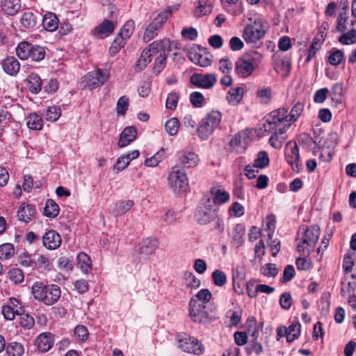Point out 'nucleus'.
<instances>
[{
	"label": "nucleus",
	"mask_w": 356,
	"mask_h": 356,
	"mask_svg": "<svg viewBox=\"0 0 356 356\" xmlns=\"http://www.w3.org/2000/svg\"><path fill=\"white\" fill-rule=\"evenodd\" d=\"M44 29L49 32L55 31L58 28L59 20L57 16L51 12H48L41 18Z\"/></svg>",
	"instance_id": "nucleus-29"
},
{
	"label": "nucleus",
	"mask_w": 356,
	"mask_h": 356,
	"mask_svg": "<svg viewBox=\"0 0 356 356\" xmlns=\"http://www.w3.org/2000/svg\"><path fill=\"white\" fill-rule=\"evenodd\" d=\"M140 155V152L138 150H133L129 152L127 154L121 155L117 160L115 164L114 165V170L117 172H119L126 168L129 163L135 159H137Z\"/></svg>",
	"instance_id": "nucleus-23"
},
{
	"label": "nucleus",
	"mask_w": 356,
	"mask_h": 356,
	"mask_svg": "<svg viewBox=\"0 0 356 356\" xmlns=\"http://www.w3.org/2000/svg\"><path fill=\"white\" fill-rule=\"evenodd\" d=\"M343 58V54L341 50L332 49L330 51L328 60L332 65H338L341 63Z\"/></svg>",
	"instance_id": "nucleus-61"
},
{
	"label": "nucleus",
	"mask_w": 356,
	"mask_h": 356,
	"mask_svg": "<svg viewBox=\"0 0 356 356\" xmlns=\"http://www.w3.org/2000/svg\"><path fill=\"white\" fill-rule=\"evenodd\" d=\"M59 213L58 205L52 200L49 199L44 209V215L48 218H56Z\"/></svg>",
	"instance_id": "nucleus-41"
},
{
	"label": "nucleus",
	"mask_w": 356,
	"mask_h": 356,
	"mask_svg": "<svg viewBox=\"0 0 356 356\" xmlns=\"http://www.w3.org/2000/svg\"><path fill=\"white\" fill-rule=\"evenodd\" d=\"M143 51H147L150 58L157 57L163 51H170V43L168 40H156L151 43Z\"/></svg>",
	"instance_id": "nucleus-18"
},
{
	"label": "nucleus",
	"mask_w": 356,
	"mask_h": 356,
	"mask_svg": "<svg viewBox=\"0 0 356 356\" xmlns=\"http://www.w3.org/2000/svg\"><path fill=\"white\" fill-rule=\"evenodd\" d=\"M110 73L107 70L98 69L88 72L84 77L86 86L90 90L102 86L108 79Z\"/></svg>",
	"instance_id": "nucleus-13"
},
{
	"label": "nucleus",
	"mask_w": 356,
	"mask_h": 356,
	"mask_svg": "<svg viewBox=\"0 0 356 356\" xmlns=\"http://www.w3.org/2000/svg\"><path fill=\"white\" fill-rule=\"evenodd\" d=\"M147 51H143L140 57L137 60L135 66V70L136 72H140L143 70L147 65L151 62L152 58L147 55Z\"/></svg>",
	"instance_id": "nucleus-57"
},
{
	"label": "nucleus",
	"mask_w": 356,
	"mask_h": 356,
	"mask_svg": "<svg viewBox=\"0 0 356 356\" xmlns=\"http://www.w3.org/2000/svg\"><path fill=\"white\" fill-rule=\"evenodd\" d=\"M134 28H135L134 22L131 19L128 20L126 22V23L124 24V26L122 27V29H120V31L119 32V33L117 35L122 37V38H123L124 40H127L131 36V35L134 31Z\"/></svg>",
	"instance_id": "nucleus-45"
},
{
	"label": "nucleus",
	"mask_w": 356,
	"mask_h": 356,
	"mask_svg": "<svg viewBox=\"0 0 356 356\" xmlns=\"http://www.w3.org/2000/svg\"><path fill=\"white\" fill-rule=\"evenodd\" d=\"M35 344L40 352L47 353L54 344V336L51 332H42L37 337Z\"/></svg>",
	"instance_id": "nucleus-19"
},
{
	"label": "nucleus",
	"mask_w": 356,
	"mask_h": 356,
	"mask_svg": "<svg viewBox=\"0 0 356 356\" xmlns=\"http://www.w3.org/2000/svg\"><path fill=\"white\" fill-rule=\"evenodd\" d=\"M157 246L158 242L156 238H147L140 243L138 252L140 254L147 257L154 253Z\"/></svg>",
	"instance_id": "nucleus-25"
},
{
	"label": "nucleus",
	"mask_w": 356,
	"mask_h": 356,
	"mask_svg": "<svg viewBox=\"0 0 356 356\" xmlns=\"http://www.w3.org/2000/svg\"><path fill=\"white\" fill-rule=\"evenodd\" d=\"M321 234L320 228L317 225L310 226L307 228H300L297 234V250L300 255H309L314 251Z\"/></svg>",
	"instance_id": "nucleus-2"
},
{
	"label": "nucleus",
	"mask_w": 356,
	"mask_h": 356,
	"mask_svg": "<svg viewBox=\"0 0 356 356\" xmlns=\"http://www.w3.org/2000/svg\"><path fill=\"white\" fill-rule=\"evenodd\" d=\"M42 122L41 117L35 113L30 114L26 119L28 127L33 130H40L42 128Z\"/></svg>",
	"instance_id": "nucleus-40"
},
{
	"label": "nucleus",
	"mask_w": 356,
	"mask_h": 356,
	"mask_svg": "<svg viewBox=\"0 0 356 356\" xmlns=\"http://www.w3.org/2000/svg\"><path fill=\"white\" fill-rule=\"evenodd\" d=\"M277 127L278 126L275 124V121L270 120V118L267 116L264 123L258 129V135L259 136H266L270 132L276 130Z\"/></svg>",
	"instance_id": "nucleus-36"
},
{
	"label": "nucleus",
	"mask_w": 356,
	"mask_h": 356,
	"mask_svg": "<svg viewBox=\"0 0 356 356\" xmlns=\"http://www.w3.org/2000/svg\"><path fill=\"white\" fill-rule=\"evenodd\" d=\"M2 67L4 72L10 76H16L19 70V62L13 56H8L3 60Z\"/></svg>",
	"instance_id": "nucleus-26"
},
{
	"label": "nucleus",
	"mask_w": 356,
	"mask_h": 356,
	"mask_svg": "<svg viewBox=\"0 0 356 356\" xmlns=\"http://www.w3.org/2000/svg\"><path fill=\"white\" fill-rule=\"evenodd\" d=\"M12 115L8 111L0 108V137L4 128L11 122Z\"/></svg>",
	"instance_id": "nucleus-55"
},
{
	"label": "nucleus",
	"mask_w": 356,
	"mask_h": 356,
	"mask_svg": "<svg viewBox=\"0 0 356 356\" xmlns=\"http://www.w3.org/2000/svg\"><path fill=\"white\" fill-rule=\"evenodd\" d=\"M31 293L35 300L46 306H51L60 298L61 290L56 284L49 283L47 281H37L31 286Z\"/></svg>",
	"instance_id": "nucleus-1"
},
{
	"label": "nucleus",
	"mask_w": 356,
	"mask_h": 356,
	"mask_svg": "<svg viewBox=\"0 0 356 356\" xmlns=\"http://www.w3.org/2000/svg\"><path fill=\"white\" fill-rule=\"evenodd\" d=\"M61 110L59 107L53 106H49L47 108L44 113V117L47 120L51 122L56 121L60 116Z\"/></svg>",
	"instance_id": "nucleus-54"
},
{
	"label": "nucleus",
	"mask_w": 356,
	"mask_h": 356,
	"mask_svg": "<svg viewBox=\"0 0 356 356\" xmlns=\"http://www.w3.org/2000/svg\"><path fill=\"white\" fill-rule=\"evenodd\" d=\"M35 213V208L34 206L22 204L18 209L17 218L19 220L26 223L33 218Z\"/></svg>",
	"instance_id": "nucleus-27"
},
{
	"label": "nucleus",
	"mask_w": 356,
	"mask_h": 356,
	"mask_svg": "<svg viewBox=\"0 0 356 356\" xmlns=\"http://www.w3.org/2000/svg\"><path fill=\"white\" fill-rule=\"evenodd\" d=\"M300 334V324L299 323H293L287 328L286 341L289 343L293 342Z\"/></svg>",
	"instance_id": "nucleus-44"
},
{
	"label": "nucleus",
	"mask_w": 356,
	"mask_h": 356,
	"mask_svg": "<svg viewBox=\"0 0 356 356\" xmlns=\"http://www.w3.org/2000/svg\"><path fill=\"white\" fill-rule=\"evenodd\" d=\"M177 155L179 163L184 167L193 168L198 163V156L193 152L180 151Z\"/></svg>",
	"instance_id": "nucleus-22"
},
{
	"label": "nucleus",
	"mask_w": 356,
	"mask_h": 356,
	"mask_svg": "<svg viewBox=\"0 0 356 356\" xmlns=\"http://www.w3.org/2000/svg\"><path fill=\"white\" fill-rule=\"evenodd\" d=\"M212 11L211 4L209 0H199L195 15L197 17H203Z\"/></svg>",
	"instance_id": "nucleus-39"
},
{
	"label": "nucleus",
	"mask_w": 356,
	"mask_h": 356,
	"mask_svg": "<svg viewBox=\"0 0 356 356\" xmlns=\"http://www.w3.org/2000/svg\"><path fill=\"white\" fill-rule=\"evenodd\" d=\"M269 157L266 152L261 151L254 159V164L257 168H264L269 164Z\"/></svg>",
	"instance_id": "nucleus-53"
},
{
	"label": "nucleus",
	"mask_w": 356,
	"mask_h": 356,
	"mask_svg": "<svg viewBox=\"0 0 356 356\" xmlns=\"http://www.w3.org/2000/svg\"><path fill=\"white\" fill-rule=\"evenodd\" d=\"M211 194L212 195L211 200L213 201V206L218 204H224L229 200L230 195L228 192L212 187L210 190Z\"/></svg>",
	"instance_id": "nucleus-32"
},
{
	"label": "nucleus",
	"mask_w": 356,
	"mask_h": 356,
	"mask_svg": "<svg viewBox=\"0 0 356 356\" xmlns=\"http://www.w3.org/2000/svg\"><path fill=\"white\" fill-rule=\"evenodd\" d=\"M218 217V209L209 195H204L197 206L195 218L200 225H207Z\"/></svg>",
	"instance_id": "nucleus-4"
},
{
	"label": "nucleus",
	"mask_w": 356,
	"mask_h": 356,
	"mask_svg": "<svg viewBox=\"0 0 356 356\" xmlns=\"http://www.w3.org/2000/svg\"><path fill=\"white\" fill-rule=\"evenodd\" d=\"M304 109V104L300 102L296 103L291 110L289 114V122L288 125H291L300 116Z\"/></svg>",
	"instance_id": "nucleus-49"
},
{
	"label": "nucleus",
	"mask_w": 356,
	"mask_h": 356,
	"mask_svg": "<svg viewBox=\"0 0 356 356\" xmlns=\"http://www.w3.org/2000/svg\"><path fill=\"white\" fill-rule=\"evenodd\" d=\"M246 323L248 334L253 337V340H257L259 334V329L256 318L253 316L249 317Z\"/></svg>",
	"instance_id": "nucleus-52"
},
{
	"label": "nucleus",
	"mask_w": 356,
	"mask_h": 356,
	"mask_svg": "<svg viewBox=\"0 0 356 356\" xmlns=\"http://www.w3.org/2000/svg\"><path fill=\"white\" fill-rule=\"evenodd\" d=\"M31 262H34L35 266L39 268H47L51 264L49 258L43 254H36Z\"/></svg>",
	"instance_id": "nucleus-63"
},
{
	"label": "nucleus",
	"mask_w": 356,
	"mask_h": 356,
	"mask_svg": "<svg viewBox=\"0 0 356 356\" xmlns=\"http://www.w3.org/2000/svg\"><path fill=\"white\" fill-rule=\"evenodd\" d=\"M170 51H163L161 54L155 58L154 65L153 67L154 73L159 74L165 67L166 58Z\"/></svg>",
	"instance_id": "nucleus-42"
},
{
	"label": "nucleus",
	"mask_w": 356,
	"mask_h": 356,
	"mask_svg": "<svg viewBox=\"0 0 356 356\" xmlns=\"http://www.w3.org/2000/svg\"><path fill=\"white\" fill-rule=\"evenodd\" d=\"M168 184L170 188L176 193H182L186 191L188 179L185 170L178 165H174L169 172Z\"/></svg>",
	"instance_id": "nucleus-9"
},
{
	"label": "nucleus",
	"mask_w": 356,
	"mask_h": 356,
	"mask_svg": "<svg viewBox=\"0 0 356 356\" xmlns=\"http://www.w3.org/2000/svg\"><path fill=\"white\" fill-rule=\"evenodd\" d=\"M0 6L8 15H15L21 8V0H1Z\"/></svg>",
	"instance_id": "nucleus-28"
},
{
	"label": "nucleus",
	"mask_w": 356,
	"mask_h": 356,
	"mask_svg": "<svg viewBox=\"0 0 356 356\" xmlns=\"http://www.w3.org/2000/svg\"><path fill=\"white\" fill-rule=\"evenodd\" d=\"M179 6L168 7L164 11L159 13L152 22L147 26L144 35L143 40L145 42H148L157 35L156 31L162 26L166 19L169 17L170 15L174 11L178 10Z\"/></svg>",
	"instance_id": "nucleus-10"
},
{
	"label": "nucleus",
	"mask_w": 356,
	"mask_h": 356,
	"mask_svg": "<svg viewBox=\"0 0 356 356\" xmlns=\"http://www.w3.org/2000/svg\"><path fill=\"white\" fill-rule=\"evenodd\" d=\"M244 234H245L244 226L241 224H237L234 227V228L232 231V240L235 245H236L237 246H239L241 245V243L243 242L242 238H243V236L244 235Z\"/></svg>",
	"instance_id": "nucleus-51"
},
{
	"label": "nucleus",
	"mask_w": 356,
	"mask_h": 356,
	"mask_svg": "<svg viewBox=\"0 0 356 356\" xmlns=\"http://www.w3.org/2000/svg\"><path fill=\"white\" fill-rule=\"evenodd\" d=\"M166 132L170 136H175L179 129V120L177 118L168 120L165 124Z\"/></svg>",
	"instance_id": "nucleus-48"
},
{
	"label": "nucleus",
	"mask_w": 356,
	"mask_h": 356,
	"mask_svg": "<svg viewBox=\"0 0 356 356\" xmlns=\"http://www.w3.org/2000/svg\"><path fill=\"white\" fill-rule=\"evenodd\" d=\"M190 60L195 65L201 67H207L211 65V60L210 55L204 53L191 52L190 54Z\"/></svg>",
	"instance_id": "nucleus-34"
},
{
	"label": "nucleus",
	"mask_w": 356,
	"mask_h": 356,
	"mask_svg": "<svg viewBox=\"0 0 356 356\" xmlns=\"http://www.w3.org/2000/svg\"><path fill=\"white\" fill-rule=\"evenodd\" d=\"M46 49L45 47L22 42L16 48V54L21 60L30 58L32 61L40 62L46 56Z\"/></svg>",
	"instance_id": "nucleus-5"
},
{
	"label": "nucleus",
	"mask_w": 356,
	"mask_h": 356,
	"mask_svg": "<svg viewBox=\"0 0 356 356\" xmlns=\"http://www.w3.org/2000/svg\"><path fill=\"white\" fill-rule=\"evenodd\" d=\"M343 44H350L356 42V30L351 29L350 31L343 33L339 39Z\"/></svg>",
	"instance_id": "nucleus-62"
},
{
	"label": "nucleus",
	"mask_w": 356,
	"mask_h": 356,
	"mask_svg": "<svg viewBox=\"0 0 356 356\" xmlns=\"http://www.w3.org/2000/svg\"><path fill=\"white\" fill-rule=\"evenodd\" d=\"M288 111L284 108H280L275 111H273L268 115L270 118V120L275 121V124L277 126L282 125V123H286L288 125L289 121V114H287Z\"/></svg>",
	"instance_id": "nucleus-31"
},
{
	"label": "nucleus",
	"mask_w": 356,
	"mask_h": 356,
	"mask_svg": "<svg viewBox=\"0 0 356 356\" xmlns=\"http://www.w3.org/2000/svg\"><path fill=\"white\" fill-rule=\"evenodd\" d=\"M321 43L318 36H316L308 50V54L305 59L307 63H309L316 55L317 51L321 47Z\"/></svg>",
	"instance_id": "nucleus-60"
},
{
	"label": "nucleus",
	"mask_w": 356,
	"mask_h": 356,
	"mask_svg": "<svg viewBox=\"0 0 356 356\" xmlns=\"http://www.w3.org/2000/svg\"><path fill=\"white\" fill-rule=\"evenodd\" d=\"M266 229L269 240L272 239L276 227V217L273 214L268 215L265 220Z\"/></svg>",
	"instance_id": "nucleus-50"
},
{
	"label": "nucleus",
	"mask_w": 356,
	"mask_h": 356,
	"mask_svg": "<svg viewBox=\"0 0 356 356\" xmlns=\"http://www.w3.org/2000/svg\"><path fill=\"white\" fill-rule=\"evenodd\" d=\"M190 316L195 323L208 325L217 319L216 314L207 310V307L204 304H200L192 298L189 302Z\"/></svg>",
	"instance_id": "nucleus-6"
},
{
	"label": "nucleus",
	"mask_w": 356,
	"mask_h": 356,
	"mask_svg": "<svg viewBox=\"0 0 356 356\" xmlns=\"http://www.w3.org/2000/svg\"><path fill=\"white\" fill-rule=\"evenodd\" d=\"M355 279L356 276L355 274H344L341 289L342 296L349 299L348 303L353 309H356V297L355 296Z\"/></svg>",
	"instance_id": "nucleus-12"
},
{
	"label": "nucleus",
	"mask_w": 356,
	"mask_h": 356,
	"mask_svg": "<svg viewBox=\"0 0 356 356\" xmlns=\"http://www.w3.org/2000/svg\"><path fill=\"white\" fill-rule=\"evenodd\" d=\"M125 40L123 38L117 35L113 40L111 46L109 49V54L111 56H114L117 54L120 50L124 47L125 44Z\"/></svg>",
	"instance_id": "nucleus-59"
},
{
	"label": "nucleus",
	"mask_w": 356,
	"mask_h": 356,
	"mask_svg": "<svg viewBox=\"0 0 356 356\" xmlns=\"http://www.w3.org/2000/svg\"><path fill=\"white\" fill-rule=\"evenodd\" d=\"M43 245L49 250H55L61 244V237L55 230L47 232L42 237Z\"/></svg>",
	"instance_id": "nucleus-20"
},
{
	"label": "nucleus",
	"mask_w": 356,
	"mask_h": 356,
	"mask_svg": "<svg viewBox=\"0 0 356 356\" xmlns=\"http://www.w3.org/2000/svg\"><path fill=\"white\" fill-rule=\"evenodd\" d=\"M179 99V95L177 92L175 91L171 92L167 97L165 107L168 109L175 110L177 108Z\"/></svg>",
	"instance_id": "nucleus-64"
},
{
	"label": "nucleus",
	"mask_w": 356,
	"mask_h": 356,
	"mask_svg": "<svg viewBox=\"0 0 356 356\" xmlns=\"http://www.w3.org/2000/svg\"><path fill=\"white\" fill-rule=\"evenodd\" d=\"M8 278L15 284H20L24 280L22 270L19 268H12L8 272Z\"/></svg>",
	"instance_id": "nucleus-56"
},
{
	"label": "nucleus",
	"mask_w": 356,
	"mask_h": 356,
	"mask_svg": "<svg viewBox=\"0 0 356 356\" xmlns=\"http://www.w3.org/2000/svg\"><path fill=\"white\" fill-rule=\"evenodd\" d=\"M243 95V88L241 87H236L230 88L227 92V99L232 104H236L241 100Z\"/></svg>",
	"instance_id": "nucleus-38"
},
{
	"label": "nucleus",
	"mask_w": 356,
	"mask_h": 356,
	"mask_svg": "<svg viewBox=\"0 0 356 356\" xmlns=\"http://www.w3.org/2000/svg\"><path fill=\"white\" fill-rule=\"evenodd\" d=\"M216 82V75L213 74L195 73L191 76V83L198 88L209 89Z\"/></svg>",
	"instance_id": "nucleus-16"
},
{
	"label": "nucleus",
	"mask_w": 356,
	"mask_h": 356,
	"mask_svg": "<svg viewBox=\"0 0 356 356\" xmlns=\"http://www.w3.org/2000/svg\"><path fill=\"white\" fill-rule=\"evenodd\" d=\"M350 245V248L345 254L342 264L343 270L344 274L346 275L352 272L355 265L356 257V233L352 235Z\"/></svg>",
	"instance_id": "nucleus-14"
},
{
	"label": "nucleus",
	"mask_w": 356,
	"mask_h": 356,
	"mask_svg": "<svg viewBox=\"0 0 356 356\" xmlns=\"http://www.w3.org/2000/svg\"><path fill=\"white\" fill-rule=\"evenodd\" d=\"M222 115L218 111H212L203 118L197 128V135L202 140H207L220 125Z\"/></svg>",
	"instance_id": "nucleus-7"
},
{
	"label": "nucleus",
	"mask_w": 356,
	"mask_h": 356,
	"mask_svg": "<svg viewBox=\"0 0 356 356\" xmlns=\"http://www.w3.org/2000/svg\"><path fill=\"white\" fill-rule=\"evenodd\" d=\"M177 340L178 347L186 353L200 355L204 351L202 343L194 337L184 333L178 334Z\"/></svg>",
	"instance_id": "nucleus-11"
},
{
	"label": "nucleus",
	"mask_w": 356,
	"mask_h": 356,
	"mask_svg": "<svg viewBox=\"0 0 356 356\" xmlns=\"http://www.w3.org/2000/svg\"><path fill=\"white\" fill-rule=\"evenodd\" d=\"M115 24L113 22L108 19H104V21L95 28L93 34L95 36L99 38H104L110 35L115 30Z\"/></svg>",
	"instance_id": "nucleus-21"
},
{
	"label": "nucleus",
	"mask_w": 356,
	"mask_h": 356,
	"mask_svg": "<svg viewBox=\"0 0 356 356\" xmlns=\"http://www.w3.org/2000/svg\"><path fill=\"white\" fill-rule=\"evenodd\" d=\"M137 136V129L134 126L127 127L120 134L118 141L119 147H124L133 142Z\"/></svg>",
	"instance_id": "nucleus-24"
},
{
	"label": "nucleus",
	"mask_w": 356,
	"mask_h": 356,
	"mask_svg": "<svg viewBox=\"0 0 356 356\" xmlns=\"http://www.w3.org/2000/svg\"><path fill=\"white\" fill-rule=\"evenodd\" d=\"M22 312H24V309L22 306H19V308L14 309L11 305H3L2 307V314L6 320H13L15 318V315L19 314H22Z\"/></svg>",
	"instance_id": "nucleus-43"
},
{
	"label": "nucleus",
	"mask_w": 356,
	"mask_h": 356,
	"mask_svg": "<svg viewBox=\"0 0 356 356\" xmlns=\"http://www.w3.org/2000/svg\"><path fill=\"white\" fill-rule=\"evenodd\" d=\"M15 254V248L12 243H6L0 245V259H10Z\"/></svg>",
	"instance_id": "nucleus-47"
},
{
	"label": "nucleus",
	"mask_w": 356,
	"mask_h": 356,
	"mask_svg": "<svg viewBox=\"0 0 356 356\" xmlns=\"http://www.w3.org/2000/svg\"><path fill=\"white\" fill-rule=\"evenodd\" d=\"M134 204L133 200L120 201L111 205V212L115 216H122L129 211Z\"/></svg>",
	"instance_id": "nucleus-30"
},
{
	"label": "nucleus",
	"mask_w": 356,
	"mask_h": 356,
	"mask_svg": "<svg viewBox=\"0 0 356 356\" xmlns=\"http://www.w3.org/2000/svg\"><path fill=\"white\" fill-rule=\"evenodd\" d=\"M285 156L288 163L294 171L299 170V149L296 143H288L285 149Z\"/></svg>",
	"instance_id": "nucleus-17"
},
{
	"label": "nucleus",
	"mask_w": 356,
	"mask_h": 356,
	"mask_svg": "<svg viewBox=\"0 0 356 356\" xmlns=\"http://www.w3.org/2000/svg\"><path fill=\"white\" fill-rule=\"evenodd\" d=\"M77 265L81 272L88 274L92 269V261L90 257L85 252H80L76 257Z\"/></svg>",
	"instance_id": "nucleus-33"
},
{
	"label": "nucleus",
	"mask_w": 356,
	"mask_h": 356,
	"mask_svg": "<svg viewBox=\"0 0 356 356\" xmlns=\"http://www.w3.org/2000/svg\"><path fill=\"white\" fill-rule=\"evenodd\" d=\"M42 15L37 11L26 10L20 17L22 26L26 29H35L38 28Z\"/></svg>",
	"instance_id": "nucleus-15"
},
{
	"label": "nucleus",
	"mask_w": 356,
	"mask_h": 356,
	"mask_svg": "<svg viewBox=\"0 0 356 356\" xmlns=\"http://www.w3.org/2000/svg\"><path fill=\"white\" fill-rule=\"evenodd\" d=\"M263 58V54L257 50L244 54L235 63L236 73L242 78L250 76L259 67Z\"/></svg>",
	"instance_id": "nucleus-3"
},
{
	"label": "nucleus",
	"mask_w": 356,
	"mask_h": 356,
	"mask_svg": "<svg viewBox=\"0 0 356 356\" xmlns=\"http://www.w3.org/2000/svg\"><path fill=\"white\" fill-rule=\"evenodd\" d=\"M29 90L33 94L39 93L42 90V81L39 75L31 73L28 77Z\"/></svg>",
	"instance_id": "nucleus-35"
},
{
	"label": "nucleus",
	"mask_w": 356,
	"mask_h": 356,
	"mask_svg": "<svg viewBox=\"0 0 356 356\" xmlns=\"http://www.w3.org/2000/svg\"><path fill=\"white\" fill-rule=\"evenodd\" d=\"M211 278L215 285L218 286H222L227 282V276L220 270H215L211 274Z\"/></svg>",
	"instance_id": "nucleus-58"
},
{
	"label": "nucleus",
	"mask_w": 356,
	"mask_h": 356,
	"mask_svg": "<svg viewBox=\"0 0 356 356\" xmlns=\"http://www.w3.org/2000/svg\"><path fill=\"white\" fill-rule=\"evenodd\" d=\"M5 348L8 356H22L24 353V346L19 342H10Z\"/></svg>",
	"instance_id": "nucleus-37"
},
{
	"label": "nucleus",
	"mask_w": 356,
	"mask_h": 356,
	"mask_svg": "<svg viewBox=\"0 0 356 356\" xmlns=\"http://www.w3.org/2000/svg\"><path fill=\"white\" fill-rule=\"evenodd\" d=\"M250 23L248 24L243 31V38L247 43H257L262 39L266 33L264 23V20L261 17H256Z\"/></svg>",
	"instance_id": "nucleus-8"
},
{
	"label": "nucleus",
	"mask_w": 356,
	"mask_h": 356,
	"mask_svg": "<svg viewBox=\"0 0 356 356\" xmlns=\"http://www.w3.org/2000/svg\"><path fill=\"white\" fill-rule=\"evenodd\" d=\"M18 322L21 327L26 330L31 329L35 325V321L32 316L29 314H24V312L22 314H19Z\"/></svg>",
	"instance_id": "nucleus-46"
}]
</instances>
